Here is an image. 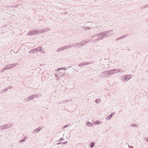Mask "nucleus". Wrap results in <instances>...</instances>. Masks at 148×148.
Masks as SVG:
<instances>
[{"label": "nucleus", "mask_w": 148, "mask_h": 148, "mask_svg": "<svg viewBox=\"0 0 148 148\" xmlns=\"http://www.w3.org/2000/svg\"><path fill=\"white\" fill-rule=\"evenodd\" d=\"M35 95L34 94L30 97H28L27 98L25 99H24L25 101V102H27L33 99L34 98Z\"/></svg>", "instance_id": "nucleus-1"}, {"label": "nucleus", "mask_w": 148, "mask_h": 148, "mask_svg": "<svg viewBox=\"0 0 148 148\" xmlns=\"http://www.w3.org/2000/svg\"><path fill=\"white\" fill-rule=\"evenodd\" d=\"M87 23L88 25L90 26L91 27H92V29L94 28V27L95 25H96V23H93L92 22H87Z\"/></svg>", "instance_id": "nucleus-2"}, {"label": "nucleus", "mask_w": 148, "mask_h": 148, "mask_svg": "<svg viewBox=\"0 0 148 148\" xmlns=\"http://www.w3.org/2000/svg\"><path fill=\"white\" fill-rule=\"evenodd\" d=\"M106 74L104 73V71L103 72H102L99 75V77H108L109 76V75H105Z\"/></svg>", "instance_id": "nucleus-3"}, {"label": "nucleus", "mask_w": 148, "mask_h": 148, "mask_svg": "<svg viewBox=\"0 0 148 148\" xmlns=\"http://www.w3.org/2000/svg\"><path fill=\"white\" fill-rule=\"evenodd\" d=\"M119 70L118 69H114L113 70H110V72L111 74H113L114 73H117V70Z\"/></svg>", "instance_id": "nucleus-4"}, {"label": "nucleus", "mask_w": 148, "mask_h": 148, "mask_svg": "<svg viewBox=\"0 0 148 148\" xmlns=\"http://www.w3.org/2000/svg\"><path fill=\"white\" fill-rule=\"evenodd\" d=\"M42 128H41L40 127H38V128L36 129V130H35L33 131L32 134L34 133H35L38 132V131L40 130Z\"/></svg>", "instance_id": "nucleus-5"}, {"label": "nucleus", "mask_w": 148, "mask_h": 148, "mask_svg": "<svg viewBox=\"0 0 148 148\" xmlns=\"http://www.w3.org/2000/svg\"><path fill=\"white\" fill-rule=\"evenodd\" d=\"M121 77H122V81H127V78H127L126 75H123V76H122Z\"/></svg>", "instance_id": "nucleus-6"}, {"label": "nucleus", "mask_w": 148, "mask_h": 148, "mask_svg": "<svg viewBox=\"0 0 148 148\" xmlns=\"http://www.w3.org/2000/svg\"><path fill=\"white\" fill-rule=\"evenodd\" d=\"M104 38V37H99L98 38H97L94 41V42H95L96 41H99L100 40H101L103 39Z\"/></svg>", "instance_id": "nucleus-7"}, {"label": "nucleus", "mask_w": 148, "mask_h": 148, "mask_svg": "<svg viewBox=\"0 0 148 148\" xmlns=\"http://www.w3.org/2000/svg\"><path fill=\"white\" fill-rule=\"evenodd\" d=\"M38 51V49H34L29 51V53H33Z\"/></svg>", "instance_id": "nucleus-8"}, {"label": "nucleus", "mask_w": 148, "mask_h": 148, "mask_svg": "<svg viewBox=\"0 0 148 148\" xmlns=\"http://www.w3.org/2000/svg\"><path fill=\"white\" fill-rule=\"evenodd\" d=\"M113 31L112 30H107L106 31H105L103 32V33L105 34L106 35L107 34H108L109 33H110L112 32Z\"/></svg>", "instance_id": "nucleus-9"}, {"label": "nucleus", "mask_w": 148, "mask_h": 148, "mask_svg": "<svg viewBox=\"0 0 148 148\" xmlns=\"http://www.w3.org/2000/svg\"><path fill=\"white\" fill-rule=\"evenodd\" d=\"M104 73H106V74H105V75H109L110 76L111 75L110 72V70L105 71Z\"/></svg>", "instance_id": "nucleus-10"}, {"label": "nucleus", "mask_w": 148, "mask_h": 148, "mask_svg": "<svg viewBox=\"0 0 148 148\" xmlns=\"http://www.w3.org/2000/svg\"><path fill=\"white\" fill-rule=\"evenodd\" d=\"M101 27V26L100 25H99L98 24H97L96 23V25H95L94 28H98V29H100Z\"/></svg>", "instance_id": "nucleus-11"}, {"label": "nucleus", "mask_w": 148, "mask_h": 148, "mask_svg": "<svg viewBox=\"0 0 148 148\" xmlns=\"http://www.w3.org/2000/svg\"><path fill=\"white\" fill-rule=\"evenodd\" d=\"M50 30V29L45 28V29H44V30H42L41 31V32H42V33H44V32H46V31H49Z\"/></svg>", "instance_id": "nucleus-12"}, {"label": "nucleus", "mask_w": 148, "mask_h": 148, "mask_svg": "<svg viewBox=\"0 0 148 148\" xmlns=\"http://www.w3.org/2000/svg\"><path fill=\"white\" fill-rule=\"evenodd\" d=\"M31 31L32 34V35H34L36 34V33H37L38 32H36V30H32Z\"/></svg>", "instance_id": "nucleus-13"}, {"label": "nucleus", "mask_w": 148, "mask_h": 148, "mask_svg": "<svg viewBox=\"0 0 148 148\" xmlns=\"http://www.w3.org/2000/svg\"><path fill=\"white\" fill-rule=\"evenodd\" d=\"M10 127V126L8 124L5 125L3 126V128H7Z\"/></svg>", "instance_id": "nucleus-14"}, {"label": "nucleus", "mask_w": 148, "mask_h": 148, "mask_svg": "<svg viewBox=\"0 0 148 148\" xmlns=\"http://www.w3.org/2000/svg\"><path fill=\"white\" fill-rule=\"evenodd\" d=\"M18 64V63H16L14 64H10L9 65H10V66H13V67L15 66Z\"/></svg>", "instance_id": "nucleus-15"}, {"label": "nucleus", "mask_w": 148, "mask_h": 148, "mask_svg": "<svg viewBox=\"0 0 148 148\" xmlns=\"http://www.w3.org/2000/svg\"><path fill=\"white\" fill-rule=\"evenodd\" d=\"M83 29L84 30H87L90 29L91 28L89 27H83Z\"/></svg>", "instance_id": "nucleus-16"}, {"label": "nucleus", "mask_w": 148, "mask_h": 148, "mask_svg": "<svg viewBox=\"0 0 148 148\" xmlns=\"http://www.w3.org/2000/svg\"><path fill=\"white\" fill-rule=\"evenodd\" d=\"M100 35H101V37H104V38H105V36L106 34L103 33V32H100Z\"/></svg>", "instance_id": "nucleus-17"}, {"label": "nucleus", "mask_w": 148, "mask_h": 148, "mask_svg": "<svg viewBox=\"0 0 148 148\" xmlns=\"http://www.w3.org/2000/svg\"><path fill=\"white\" fill-rule=\"evenodd\" d=\"M86 124L87 126H90V125H92V124L91 123H90L89 121H87L86 122Z\"/></svg>", "instance_id": "nucleus-18"}, {"label": "nucleus", "mask_w": 148, "mask_h": 148, "mask_svg": "<svg viewBox=\"0 0 148 148\" xmlns=\"http://www.w3.org/2000/svg\"><path fill=\"white\" fill-rule=\"evenodd\" d=\"M7 66V67L4 68L5 69V70H8V69H11V67L10 66V65H6Z\"/></svg>", "instance_id": "nucleus-19"}, {"label": "nucleus", "mask_w": 148, "mask_h": 148, "mask_svg": "<svg viewBox=\"0 0 148 148\" xmlns=\"http://www.w3.org/2000/svg\"><path fill=\"white\" fill-rule=\"evenodd\" d=\"M112 115L113 113L111 114H110L109 115V116H108L106 118V119L108 120H109V119H111V117H112Z\"/></svg>", "instance_id": "nucleus-20"}, {"label": "nucleus", "mask_w": 148, "mask_h": 148, "mask_svg": "<svg viewBox=\"0 0 148 148\" xmlns=\"http://www.w3.org/2000/svg\"><path fill=\"white\" fill-rule=\"evenodd\" d=\"M8 90V88H5L3 90L1 91L0 92V93H3L4 92H5V91H7Z\"/></svg>", "instance_id": "nucleus-21"}, {"label": "nucleus", "mask_w": 148, "mask_h": 148, "mask_svg": "<svg viewBox=\"0 0 148 148\" xmlns=\"http://www.w3.org/2000/svg\"><path fill=\"white\" fill-rule=\"evenodd\" d=\"M95 144V142H91V143L90 147L92 148L94 146Z\"/></svg>", "instance_id": "nucleus-22"}, {"label": "nucleus", "mask_w": 148, "mask_h": 148, "mask_svg": "<svg viewBox=\"0 0 148 148\" xmlns=\"http://www.w3.org/2000/svg\"><path fill=\"white\" fill-rule=\"evenodd\" d=\"M73 45L72 44L69 45H66V48L67 49H68L70 48H71L73 47Z\"/></svg>", "instance_id": "nucleus-23"}, {"label": "nucleus", "mask_w": 148, "mask_h": 148, "mask_svg": "<svg viewBox=\"0 0 148 148\" xmlns=\"http://www.w3.org/2000/svg\"><path fill=\"white\" fill-rule=\"evenodd\" d=\"M130 126L131 127H138V125L137 124H131Z\"/></svg>", "instance_id": "nucleus-24"}, {"label": "nucleus", "mask_w": 148, "mask_h": 148, "mask_svg": "<svg viewBox=\"0 0 148 148\" xmlns=\"http://www.w3.org/2000/svg\"><path fill=\"white\" fill-rule=\"evenodd\" d=\"M100 101H101V99H97L95 100V103H99V102H100Z\"/></svg>", "instance_id": "nucleus-25"}, {"label": "nucleus", "mask_w": 148, "mask_h": 148, "mask_svg": "<svg viewBox=\"0 0 148 148\" xmlns=\"http://www.w3.org/2000/svg\"><path fill=\"white\" fill-rule=\"evenodd\" d=\"M85 65V62H83L81 63L80 64H79L78 66H84Z\"/></svg>", "instance_id": "nucleus-26"}, {"label": "nucleus", "mask_w": 148, "mask_h": 148, "mask_svg": "<svg viewBox=\"0 0 148 148\" xmlns=\"http://www.w3.org/2000/svg\"><path fill=\"white\" fill-rule=\"evenodd\" d=\"M62 48H62V47H61V48H58V49L57 51V52H59V51H62L63 50Z\"/></svg>", "instance_id": "nucleus-27"}, {"label": "nucleus", "mask_w": 148, "mask_h": 148, "mask_svg": "<svg viewBox=\"0 0 148 148\" xmlns=\"http://www.w3.org/2000/svg\"><path fill=\"white\" fill-rule=\"evenodd\" d=\"M77 28L78 29L80 30V29H82V26H80V25H78L77 26Z\"/></svg>", "instance_id": "nucleus-28"}, {"label": "nucleus", "mask_w": 148, "mask_h": 148, "mask_svg": "<svg viewBox=\"0 0 148 148\" xmlns=\"http://www.w3.org/2000/svg\"><path fill=\"white\" fill-rule=\"evenodd\" d=\"M112 34H107L105 36V37L108 38V37L110 36H111Z\"/></svg>", "instance_id": "nucleus-29"}, {"label": "nucleus", "mask_w": 148, "mask_h": 148, "mask_svg": "<svg viewBox=\"0 0 148 148\" xmlns=\"http://www.w3.org/2000/svg\"><path fill=\"white\" fill-rule=\"evenodd\" d=\"M65 102L64 101H62L59 102L58 103V104H64Z\"/></svg>", "instance_id": "nucleus-30"}, {"label": "nucleus", "mask_w": 148, "mask_h": 148, "mask_svg": "<svg viewBox=\"0 0 148 148\" xmlns=\"http://www.w3.org/2000/svg\"><path fill=\"white\" fill-rule=\"evenodd\" d=\"M85 45V42L84 41H83L81 42L80 45L81 46H82V45Z\"/></svg>", "instance_id": "nucleus-31"}, {"label": "nucleus", "mask_w": 148, "mask_h": 148, "mask_svg": "<svg viewBox=\"0 0 148 148\" xmlns=\"http://www.w3.org/2000/svg\"><path fill=\"white\" fill-rule=\"evenodd\" d=\"M94 123L96 124H100V123L99 121H97L94 122Z\"/></svg>", "instance_id": "nucleus-32"}, {"label": "nucleus", "mask_w": 148, "mask_h": 148, "mask_svg": "<svg viewBox=\"0 0 148 148\" xmlns=\"http://www.w3.org/2000/svg\"><path fill=\"white\" fill-rule=\"evenodd\" d=\"M25 141V140H24V139H21V140H20L19 141L18 143H23V142H24Z\"/></svg>", "instance_id": "nucleus-33"}, {"label": "nucleus", "mask_w": 148, "mask_h": 148, "mask_svg": "<svg viewBox=\"0 0 148 148\" xmlns=\"http://www.w3.org/2000/svg\"><path fill=\"white\" fill-rule=\"evenodd\" d=\"M95 36H97V37H99V36H100V32L99 33H98L96 34L95 35Z\"/></svg>", "instance_id": "nucleus-34"}, {"label": "nucleus", "mask_w": 148, "mask_h": 148, "mask_svg": "<svg viewBox=\"0 0 148 148\" xmlns=\"http://www.w3.org/2000/svg\"><path fill=\"white\" fill-rule=\"evenodd\" d=\"M63 68H60L58 69H56L55 71H59L60 70H61Z\"/></svg>", "instance_id": "nucleus-35"}, {"label": "nucleus", "mask_w": 148, "mask_h": 148, "mask_svg": "<svg viewBox=\"0 0 148 148\" xmlns=\"http://www.w3.org/2000/svg\"><path fill=\"white\" fill-rule=\"evenodd\" d=\"M121 39H122V38H121V37H119L117 38L116 39V41H118V40H119Z\"/></svg>", "instance_id": "nucleus-36"}, {"label": "nucleus", "mask_w": 148, "mask_h": 148, "mask_svg": "<svg viewBox=\"0 0 148 148\" xmlns=\"http://www.w3.org/2000/svg\"><path fill=\"white\" fill-rule=\"evenodd\" d=\"M42 30H36V32H37V33H42V32H41Z\"/></svg>", "instance_id": "nucleus-37"}, {"label": "nucleus", "mask_w": 148, "mask_h": 148, "mask_svg": "<svg viewBox=\"0 0 148 148\" xmlns=\"http://www.w3.org/2000/svg\"><path fill=\"white\" fill-rule=\"evenodd\" d=\"M27 35H29V36H30V35H31V36H32V32H31V31H30L27 34Z\"/></svg>", "instance_id": "nucleus-38"}, {"label": "nucleus", "mask_w": 148, "mask_h": 148, "mask_svg": "<svg viewBox=\"0 0 148 148\" xmlns=\"http://www.w3.org/2000/svg\"><path fill=\"white\" fill-rule=\"evenodd\" d=\"M126 75V77H127V80H128L129 79L131 78V77L130 76L129 77V76H128V75Z\"/></svg>", "instance_id": "nucleus-39"}, {"label": "nucleus", "mask_w": 148, "mask_h": 148, "mask_svg": "<svg viewBox=\"0 0 148 148\" xmlns=\"http://www.w3.org/2000/svg\"><path fill=\"white\" fill-rule=\"evenodd\" d=\"M119 69V70H119L118 72H123L124 71L122 69Z\"/></svg>", "instance_id": "nucleus-40"}, {"label": "nucleus", "mask_w": 148, "mask_h": 148, "mask_svg": "<svg viewBox=\"0 0 148 148\" xmlns=\"http://www.w3.org/2000/svg\"><path fill=\"white\" fill-rule=\"evenodd\" d=\"M62 48H63V50H65V49H67V48H66V46H64L63 47H62Z\"/></svg>", "instance_id": "nucleus-41"}, {"label": "nucleus", "mask_w": 148, "mask_h": 148, "mask_svg": "<svg viewBox=\"0 0 148 148\" xmlns=\"http://www.w3.org/2000/svg\"><path fill=\"white\" fill-rule=\"evenodd\" d=\"M68 126H69V125H64V126H63V127H62V129H64L66 128V127H67Z\"/></svg>", "instance_id": "nucleus-42"}, {"label": "nucleus", "mask_w": 148, "mask_h": 148, "mask_svg": "<svg viewBox=\"0 0 148 148\" xmlns=\"http://www.w3.org/2000/svg\"><path fill=\"white\" fill-rule=\"evenodd\" d=\"M37 49H38V50H39L40 51H42L43 50V49L42 48L40 49L39 48H38Z\"/></svg>", "instance_id": "nucleus-43"}, {"label": "nucleus", "mask_w": 148, "mask_h": 148, "mask_svg": "<svg viewBox=\"0 0 148 148\" xmlns=\"http://www.w3.org/2000/svg\"><path fill=\"white\" fill-rule=\"evenodd\" d=\"M12 88V86H9L8 87H7V88H8V89H11Z\"/></svg>", "instance_id": "nucleus-44"}, {"label": "nucleus", "mask_w": 148, "mask_h": 148, "mask_svg": "<svg viewBox=\"0 0 148 148\" xmlns=\"http://www.w3.org/2000/svg\"><path fill=\"white\" fill-rule=\"evenodd\" d=\"M5 70V69L4 68L1 71L3 73L4 72Z\"/></svg>", "instance_id": "nucleus-45"}, {"label": "nucleus", "mask_w": 148, "mask_h": 148, "mask_svg": "<svg viewBox=\"0 0 148 148\" xmlns=\"http://www.w3.org/2000/svg\"><path fill=\"white\" fill-rule=\"evenodd\" d=\"M126 36V35H123V36H121V37L122 39H123V38H125V37Z\"/></svg>", "instance_id": "nucleus-46"}, {"label": "nucleus", "mask_w": 148, "mask_h": 148, "mask_svg": "<svg viewBox=\"0 0 148 148\" xmlns=\"http://www.w3.org/2000/svg\"><path fill=\"white\" fill-rule=\"evenodd\" d=\"M59 140L60 141H61V140L64 141V140L63 138H61Z\"/></svg>", "instance_id": "nucleus-47"}, {"label": "nucleus", "mask_w": 148, "mask_h": 148, "mask_svg": "<svg viewBox=\"0 0 148 148\" xmlns=\"http://www.w3.org/2000/svg\"><path fill=\"white\" fill-rule=\"evenodd\" d=\"M148 7V4H146L145 5V6L144 7V8H146Z\"/></svg>", "instance_id": "nucleus-48"}, {"label": "nucleus", "mask_w": 148, "mask_h": 148, "mask_svg": "<svg viewBox=\"0 0 148 148\" xmlns=\"http://www.w3.org/2000/svg\"><path fill=\"white\" fill-rule=\"evenodd\" d=\"M3 126L0 127V130L4 129L3 128H2Z\"/></svg>", "instance_id": "nucleus-49"}, {"label": "nucleus", "mask_w": 148, "mask_h": 148, "mask_svg": "<svg viewBox=\"0 0 148 148\" xmlns=\"http://www.w3.org/2000/svg\"><path fill=\"white\" fill-rule=\"evenodd\" d=\"M90 63H90V62H87V63H85V65H88V64H90Z\"/></svg>", "instance_id": "nucleus-50"}, {"label": "nucleus", "mask_w": 148, "mask_h": 148, "mask_svg": "<svg viewBox=\"0 0 148 148\" xmlns=\"http://www.w3.org/2000/svg\"><path fill=\"white\" fill-rule=\"evenodd\" d=\"M95 35H93V36H92L90 37V38H93L94 37H95Z\"/></svg>", "instance_id": "nucleus-51"}, {"label": "nucleus", "mask_w": 148, "mask_h": 148, "mask_svg": "<svg viewBox=\"0 0 148 148\" xmlns=\"http://www.w3.org/2000/svg\"><path fill=\"white\" fill-rule=\"evenodd\" d=\"M66 69V67H63L62 69H63L64 70H65Z\"/></svg>", "instance_id": "nucleus-52"}, {"label": "nucleus", "mask_w": 148, "mask_h": 148, "mask_svg": "<svg viewBox=\"0 0 148 148\" xmlns=\"http://www.w3.org/2000/svg\"><path fill=\"white\" fill-rule=\"evenodd\" d=\"M69 101V100H66L65 102V103H67Z\"/></svg>", "instance_id": "nucleus-53"}, {"label": "nucleus", "mask_w": 148, "mask_h": 148, "mask_svg": "<svg viewBox=\"0 0 148 148\" xmlns=\"http://www.w3.org/2000/svg\"><path fill=\"white\" fill-rule=\"evenodd\" d=\"M67 143V141L65 142L64 143L63 142V144H66Z\"/></svg>", "instance_id": "nucleus-54"}, {"label": "nucleus", "mask_w": 148, "mask_h": 148, "mask_svg": "<svg viewBox=\"0 0 148 148\" xmlns=\"http://www.w3.org/2000/svg\"><path fill=\"white\" fill-rule=\"evenodd\" d=\"M72 67V66H69L68 67V69H69L70 68H71Z\"/></svg>", "instance_id": "nucleus-55"}, {"label": "nucleus", "mask_w": 148, "mask_h": 148, "mask_svg": "<svg viewBox=\"0 0 148 148\" xmlns=\"http://www.w3.org/2000/svg\"><path fill=\"white\" fill-rule=\"evenodd\" d=\"M144 6H145V5H144V6H142L141 7V9H143V8H144Z\"/></svg>", "instance_id": "nucleus-56"}, {"label": "nucleus", "mask_w": 148, "mask_h": 148, "mask_svg": "<svg viewBox=\"0 0 148 148\" xmlns=\"http://www.w3.org/2000/svg\"><path fill=\"white\" fill-rule=\"evenodd\" d=\"M63 144V142H60V143H58V144Z\"/></svg>", "instance_id": "nucleus-57"}, {"label": "nucleus", "mask_w": 148, "mask_h": 148, "mask_svg": "<svg viewBox=\"0 0 148 148\" xmlns=\"http://www.w3.org/2000/svg\"><path fill=\"white\" fill-rule=\"evenodd\" d=\"M128 146H129V148H133L132 147L130 146V145H128Z\"/></svg>", "instance_id": "nucleus-58"}, {"label": "nucleus", "mask_w": 148, "mask_h": 148, "mask_svg": "<svg viewBox=\"0 0 148 148\" xmlns=\"http://www.w3.org/2000/svg\"><path fill=\"white\" fill-rule=\"evenodd\" d=\"M79 45V43H78L76 45H74V47H75V46H76V45Z\"/></svg>", "instance_id": "nucleus-59"}, {"label": "nucleus", "mask_w": 148, "mask_h": 148, "mask_svg": "<svg viewBox=\"0 0 148 148\" xmlns=\"http://www.w3.org/2000/svg\"><path fill=\"white\" fill-rule=\"evenodd\" d=\"M145 140L148 142V138H147L145 139Z\"/></svg>", "instance_id": "nucleus-60"}, {"label": "nucleus", "mask_w": 148, "mask_h": 148, "mask_svg": "<svg viewBox=\"0 0 148 148\" xmlns=\"http://www.w3.org/2000/svg\"><path fill=\"white\" fill-rule=\"evenodd\" d=\"M128 76H129V77L130 76V77H132V75H128Z\"/></svg>", "instance_id": "nucleus-61"}, {"label": "nucleus", "mask_w": 148, "mask_h": 148, "mask_svg": "<svg viewBox=\"0 0 148 148\" xmlns=\"http://www.w3.org/2000/svg\"><path fill=\"white\" fill-rule=\"evenodd\" d=\"M69 100V101H72V99H70L69 100Z\"/></svg>", "instance_id": "nucleus-62"}, {"label": "nucleus", "mask_w": 148, "mask_h": 148, "mask_svg": "<svg viewBox=\"0 0 148 148\" xmlns=\"http://www.w3.org/2000/svg\"><path fill=\"white\" fill-rule=\"evenodd\" d=\"M55 77H57V74H56L55 75Z\"/></svg>", "instance_id": "nucleus-63"}, {"label": "nucleus", "mask_w": 148, "mask_h": 148, "mask_svg": "<svg viewBox=\"0 0 148 148\" xmlns=\"http://www.w3.org/2000/svg\"><path fill=\"white\" fill-rule=\"evenodd\" d=\"M56 79L57 80H58L59 79V78H58H58H56Z\"/></svg>", "instance_id": "nucleus-64"}]
</instances>
